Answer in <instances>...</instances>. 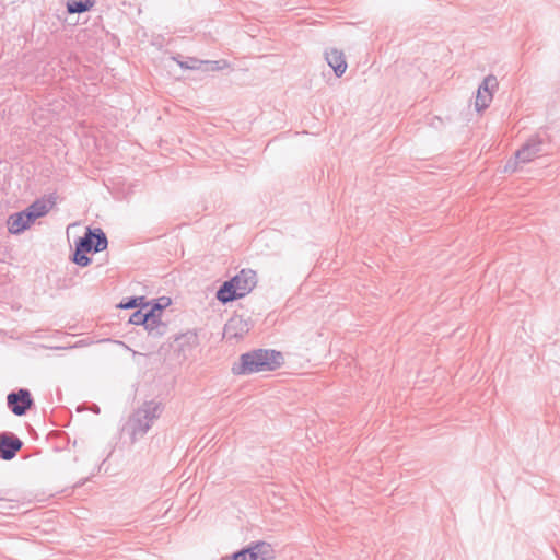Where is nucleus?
I'll return each instance as SVG.
<instances>
[{"label": "nucleus", "instance_id": "nucleus-8", "mask_svg": "<svg viewBox=\"0 0 560 560\" xmlns=\"http://www.w3.org/2000/svg\"><path fill=\"white\" fill-rule=\"evenodd\" d=\"M23 446V442L12 433H0V458L11 460Z\"/></svg>", "mask_w": 560, "mask_h": 560}, {"label": "nucleus", "instance_id": "nucleus-9", "mask_svg": "<svg viewBox=\"0 0 560 560\" xmlns=\"http://www.w3.org/2000/svg\"><path fill=\"white\" fill-rule=\"evenodd\" d=\"M544 142L539 137L530 138L520 150L515 153V163H527L544 152Z\"/></svg>", "mask_w": 560, "mask_h": 560}, {"label": "nucleus", "instance_id": "nucleus-7", "mask_svg": "<svg viewBox=\"0 0 560 560\" xmlns=\"http://www.w3.org/2000/svg\"><path fill=\"white\" fill-rule=\"evenodd\" d=\"M162 311L163 306L153 305L150 307V316L144 329L152 338H160L167 331V325L161 319Z\"/></svg>", "mask_w": 560, "mask_h": 560}, {"label": "nucleus", "instance_id": "nucleus-15", "mask_svg": "<svg viewBox=\"0 0 560 560\" xmlns=\"http://www.w3.org/2000/svg\"><path fill=\"white\" fill-rule=\"evenodd\" d=\"M94 5V0H69L67 2V11L69 13H83Z\"/></svg>", "mask_w": 560, "mask_h": 560}, {"label": "nucleus", "instance_id": "nucleus-10", "mask_svg": "<svg viewBox=\"0 0 560 560\" xmlns=\"http://www.w3.org/2000/svg\"><path fill=\"white\" fill-rule=\"evenodd\" d=\"M230 281H237L233 284L236 287L243 298L248 294L256 285V272L250 269H243L236 276L231 278Z\"/></svg>", "mask_w": 560, "mask_h": 560}, {"label": "nucleus", "instance_id": "nucleus-1", "mask_svg": "<svg viewBox=\"0 0 560 560\" xmlns=\"http://www.w3.org/2000/svg\"><path fill=\"white\" fill-rule=\"evenodd\" d=\"M283 357L276 350L258 349L244 353L232 371L237 375H248L258 372L273 371L281 365Z\"/></svg>", "mask_w": 560, "mask_h": 560}, {"label": "nucleus", "instance_id": "nucleus-2", "mask_svg": "<svg viewBox=\"0 0 560 560\" xmlns=\"http://www.w3.org/2000/svg\"><path fill=\"white\" fill-rule=\"evenodd\" d=\"M160 413L161 406L159 402L147 401L130 416L124 430L130 435L131 441L136 442L147 434Z\"/></svg>", "mask_w": 560, "mask_h": 560}, {"label": "nucleus", "instance_id": "nucleus-23", "mask_svg": "<svg viewBox=\"0 0 560 560\" xmlns=\"http://www.w3.org/2000/svg\"><path fill=\"white\" fill-rule=\"evenodd\" d=\"M22 212H23V215L25 218V221H26L28 228L31 226L32 223L35 222L36 219L39 218L33 211H31L28 208H26Z\"/></svg>", "mask_w": 560, "mask_h": 560}, {"label": "nucleus", "instance_id": "nucleus-5", "mask_svg": "<svg viewBox=\"0 0 560 560\" xmlns=\"http://www.w3.org/2000/svg\"><path fill=\"white\" fill-rule=\"evenodd\" d=\"M7 402L14 415L23 416L32 407L33 399L28 389L21 388L18 392L10 393Z\"/></svg>", "mask_w": 560, "mask_h": 560}, {"label": "nucleus", "instance_id": "nucleus-25", "mask_svg": "<svg viewBox=\"0 0 560 560\" xmlns=\"http://www.w3.org/2000/svg\"><path fill=\"white\" fill-rule=\"evenodd\" d=\"M513 164H514V163L510 161V162L506 164V170L515 171V170H516V167H515Z\"/></svg>", "mask_w": 560, "mask_h": 560}, {"label": "nucleus", "instance_id": "nucleus-24", "mask_svg": "<svg viewBox=\"0 0 560 560\" xmlns=\"http://www.w3.org/2000/svg\"><path fill=\"white\" fill-rule=\"evenodd\" d=\"M160 301H165L164 303H155L154 305L163 306V308L168 304V299L162 298Z\"/></svg>", "mask_w": 560, "mask_h": 560}, {"label": "nucleus", "instance_id": "nucleus-3", "mask_svg": "<svg viewBox=\"0 0 560 560\" xmlns=\"http://www.w3.org/2000/svg\"><path fill=\"white\" fill-rule=\"evenodd\" d=\"M77 244L80 245V248L98 253L107 248L108 241L102 229L88 228L84 236L80 237Z\"/></svg>", "mask_w": 560, "mask_h": 560}, {"label": "nucleus", "instance_id": "nucleus-6", "mask_svg": "<svg viewBox=\"0 0 560 560\" xmlns=\"http://www.w3.org/2000/svg\"><path fill=\"white\" fill-rule=\"evenodd\" d=\"M498 86V80L494 75H488L479 85L476 95L475 106L478 112L487 108L492 101V91Z\"/></svg>", "mask_w": 560, "mask_h": 560}, {"label": "nucleus", "instance_id": "nucleus-12", "mask_svg": "<svg viewBox=\"0 0 560 560\" xmlns=\"http://www.w3.org/2000/svg\"><path fill=\"white\" fill-rule=\"evenodd\" d=\"M247 331V322L242 316H233L224 327V334L231 338H240Z\"/></svg>", "mask_w": 560, "mask_h": 560}, {"label": "nucleus", "instance_id": "nucleus-14", "mask_svg": "<svg viewBox=\"0 0 560 560\" xmlns=\"http://www.w3.org/2000/svg\"><path fill=\"white\" fill-rule=\"evenodd\" d=\"M8 230L11 234H21L26 229H28V225L25 221V218L23 215V212H16L11 214L8 218Z\"/></svg>", "mask_w": 560, "mask_h": 560}, {"label": "nucleus", "instance_id": "nucleus-22", "mask_svg": "<svg viewBox=\"0 0 560 560\" xmlns=\"http://www.w3.org/2000/svg\"><path fill=\"white\" fill-rule=\"evenodd\" d=\"M22 212H23V215L25 218V221H26L28 228L31 226L32 223L35 222L36 219L39 218L33 211H31L28 208H26Z\"/></svg>", "mask_w": 560, "mask_h": 560}, {"label": "nucleus", "instance_id": "nucleus-13", "mask_svg": "<svg viewBox=\"0 0 560 560\" xmlns=\"http://www.w3.org/2000/svg\"><path fill=\"white\" fill-rule=\"evenodd\" d=\"M237 281H235L236 283ZM234 281H225L223 284L219 288L217 291V299L223 303L226 304L229 302L235 301L237 299H241L242 295L236 289V287L233 284Z\"/></svg>", "mask_w": 560, "mask_h": 560}, {"label": "nucleus", "instance_id": "nucleus-16", "mask_svg": "<svg viewBox=\"0 0 560 560\" xmlns=\"http://www.w3.org/2000/svg\"><path fill=\"white\" fill-rule=\"evenodd\" d=\"M52 203L50 201L38 199L30 205L27 208L33 211L37 217L42 218L46 215L51 209Z\"/></svg>", "mask_w": 560, "mask_h": 560}, {"label": "nucleus", "instance_id": "nucleus-19", "mask_svg": "<svg viewBox=\"0 0 560 560\" xmlns=\"http://www.w3.org/2000/svg\"><path fill=\"white\" fill-rule=\"evenodd\" d=\"M138 306H141V307L149 306L148 303H145V299L143 296L129 298L127 301L121 302L119 304L120 308H135Z\"/></svg>", "mask_w": 560, "mask_h": 560}, {"label": "nucleus", "instance_id": "nucleus-20", "mask_svg": "<svg viewBox=\"0 0 560 560\" xmlns=\"http://www.w3.org/2000/svg\"><path fill=\"white\" fill-rule=\"evenodd\" d=\"M174 60H176L180 68L190 70L199 69L200 65L203 63V61L196 58H188L185 61H179L176 58H174Z\"/></svg>", "mask_w": 560, "mask_h": 560}, {"label": "nucleus", "instance_id": "nucleus-21", "mask_svg": "<svg viewBox=\"0 0 560 560\" xmlns=\"http://www.w3.org/2000/svg\"><path fill=\"white\" fill-rule=\"evenodd\" d=\"M203 63L208 65V69L211 71L220 70L226 66V62L224 60L203 61Z\"/></svg>", "mask_w": 560, "mask_h": 560}, {"label": "nucleus", "instance_id": "nucleus-11", "mask_svg": "<svg viewBox=\"0 0 560 560\" xmlns=\"http://www.w3.org/2000/svg\"><path fill=\"white\" fill-rule=\"evenodd\" d=\"M325 59L329 67L332 68L336 77L340 78L347 70L345 55L337 48H329L325 51Z\"/></svg>", "mask_w": 560, "mask_h": 560}, {"label": "nucleus", "instance_id": "nucleus-17", "mask_svg": "<svg viewBox=\"0 0 560 560\" xmlns=\"http://www.w3.org/2000/svg\"><path fill=\"white\" fill-rule=\"evenodd\" d=\"M149 316L150 308L141 307L140 310H137L131 314L129 323L133 325H142L144 327L145 323L149 320Z\"/></svg>", "mask_w": 560, "mask_h": 560}, {"label": "nucleus", "instance_id": "nucleus-4", "mask_svg": "<svg viewBox=\"0 0 560 560\" xmlns=\"http://www.w3.org/2000/svg\"><path fill=\"white\" fill-rule=\"evenodd\" d=\"M273 549L265 541L233 553L230 560H273Z\"/></svg>", "mask_w": 560, "mask_h": 560}, {"label": "nucleus", "instance_id": "nucleus-18", "mask_svg": "<svg viewBox=\"0 0 560 560\" xmlns=\"http://www.w3.org/2000/svg\"><path fill=\"white\" fill-rule=\"evenodd\" d=\"M89 250H85L84 248H80V245L75 243V252L73 254V261L82 267H85L91 264V258L86 256L85 253Z\"/></svg>", "mask_w": 560, "mask_h": 560}]
</instances>
